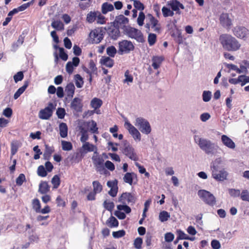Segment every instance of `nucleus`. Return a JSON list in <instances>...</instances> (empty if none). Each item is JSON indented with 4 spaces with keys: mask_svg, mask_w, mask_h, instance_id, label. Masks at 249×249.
I'll list each match as a JSON object with an SVG mask.
<instances>
[{
    "mask_svg": "<svg viewBox=\"0 0 249 249\" xmlns=\"http://www.w3.org/2000/svg\"><path fill=\"white\" fill-rule=\"evenodd\" d=\"M197 195L205 203L211 206L215 204L216 198L210 192L205 190H200L198 191Z\"/></svg>",
    "mask_w": 249,
    "mask_h": 249,
    "instance_id": "obj_4",
    "label": "nucleus"
},
{
    "mask_svg": "<svg viewBox=\"0 0 249 249\" xmlns=\"http://www.w3.org/2000/svg\"><path fill=\"white\" fill-rule=\"evenodd\" d=\"M104 205L105 208L108 210V211H112V210L113 209L114 207V204L113 202H110V201H107V200H106L104 202Z\"/></svg>",
    "mask_w": 249,
    "mask_h": 249,
    "instance_id": "obj_59",
    "label": "nucleus"
},
{
    "mask_svg": "<svg viewBox=\"0 0 249 249\" xmlns=\"http://www.w3.org/2000/svg\"><path fill=\"white\" fill-rule=\"evenodd\" d=\"M137 179V175L134 173H126L123 178L124 181L131 185L133 181Z\"/></svg>",
    "mask_w": 249,
    "mask_h": 249,
    "instance_id": "obj_19",
    "label": "nucleus"
},
{
    "mask_svg": "<svg viewBox=\"0 0 249 249\" xmlns=\"http://www.w3.org/2000/svg\"><path fill=\"white\" fill-rule=\"evenodd\" d=\"M107 224L110 228L116 227L118 226L119 223L117 219L113 216H111L107 221Z\"/></svg>",
    "mask_w": 249,
    "mask_h": 249,
    "instance_id": "obj_34",
    "label": "nucleus"
},
{
    "mask_svg": "<svg viewBox=\"0 0 249 249\" xmlns=\"http://www.w3.org/2000/svg\"><path fill=\"white\" fill-rule=\"evenodd\" d=\"M29 240L31 243H38L39 237L36 233H33L29 236Z\"/></svg>",
    "mask_w": 249,
    "mask_h": 249,
    "instance_id": "obj_63",
    "label": "nucleus"
},
{
    "mask_svg": "<svg viewBox=\"0 0 249 249\" xmlns=\"http://www.w3.org/2000/svg\"><path fill=\"white\" fill-rule=\"evenodd\" d=\"M91 159L96 171L100 174H102L105 170L104 160L103 158L102 157L92 156Z\"/></svg>",
    "mask_w": 249,
    "mask_h": 249,
    "instance_id": "obj_12",
    "label": "nucleus"
},
{
    "mask_svg": "<svg viewBox=\"0 0 249 249\" xmlns=\"http://www.w3.org/2000/svg\"><path fill=\"white\" fill-rule=\"evenodd\" d=\"M113 10V5L108 2H105L102 5V12L103 14H106L108 12L112 11Z\"/></svg>",
    "mask_w": 249,
    "mask_h": 249,
    "instance_id": "obj_31",
    "label": "nucleus"
},
{
    "mask_svg": "<svg viewBox=\"0 0 249 249\" xmlns=\"http://www.w3.org/2000/svg\"><path fill=\"white\" fill-rule=\"evenodd\" d=\"M167 5L170 7L172 11H175L176 14L180 15V9H184V5L177 0H171L167 2Z\"/></svg>",
    "mask_w": 249,
    "mask_h": 249,
    "instance_id": "obj_13",
    "label": "nucleus"
},
{
    "mask_svg": "<svg viewBox=\"0 0 249 249\" xmlns=\"http://www.w3.org/2000/svg\"><path fill=\"white\" fill-rule=\"evenodd\" d=\"M133 1V5L136 9L142 11L144 9L143 4L139 0H131Z\"/></svg>",
    "mask_w": 249,
    "mask_h": 249,
    "instance_id": "obj_47",
    "label": "nucleus"
},
{
    "mask_svg": "<svg viewBox=\"0 0 249 249\" xmlns=\"http://www.w3.org/2000/svg\"><path fill=\"white\" fill-rule=\"evenodd\" d=\"M83 104L82 100L79 98H74L71 102V108L75 112H81L82 111Z\"/></svg>",
    "mask_w": 249,
    "mask_h": 249,
    "instance_id": "obj_14",
    "label": "nucleus"
},
{
    "mask_svg": "<svg viewBox=\"0 0 249 249\" xmlns=\"http://www.w3.org/2000/svg\"><path fill=\"white\" fill-rule=\"evenodd\" d=\"M123 146L122 147V153L131 160L137 161L138 160V156L134 148L127 141L123 142Z\"/></svg>",
    "mask_w": 249,
    "mask_h": 249,
    "instance_id": "obj_5",
    "label": "nucleus"
},
{
    "mask_svg": "<svg viewBox=\"0 0 249 249\" xmlns=\"http://www.w3.org/2000/svg\"><path fill=\"white\" fill-rule=\"evenodd\" d=\"M52 27L56 30H62L64 28L63 23L59 20H54L51 23Z\"/></svg>",
    "mask_w": 249,
    "mask_h": 249,
    "instance_id": "obj_36",
    "label": "nucleus"
},
{
    "mask_svg": "<svg viewBox=\"0 0 249 249\" xmlns=\"http://www.w3.org/2000/svg\"><path fill=\"white\" fill-rule=\"evenodd\" d=\"M75 91V87L73 83H70L66 86L65 88V92L70 98H72L74 95Z\"/></svg>",
    "mask_w": 249,
    "mask_h": 249,
    "instance_id": "obj_23",
    "label": "nucleus"
},
{
    "mask_svg": "<svg viewBox=\"0 0 249 249\" xmlns=\"http://www.w3.org/2000/svg\"><path fill=\"white\" fill-rule=\"evenodd\" d=\"M101 63L107 67L111 68L114 64L113 60L109 57H102L100 60Z\"/></svg>",
    "mask_w": 249,
    "mask_h": 249,
    "instance_id": "obj_28",
    "label": "nucleus"
},
{
    "mask_svg": "<svg viewBox=\"0 0 249 249\" xmlns=\"http://www.w3.org/2000/svg\"><path fill=\"white\" fill-rule=\"evenodd\" d=\"M102 101L96 97L93 98L90 102V106L95 110L99 108L102 106Z\"/></svg>",
    "mask_w": 249,
    "mask_h": 249,
    "instance_id": "obj_26",
    "label": "nucleus"
},
{
    "mask_svg": "<svg viewBox=\"0 0 249 249\" xmlns=\"http://www.w3.org/2000/svg\"><path fill=\"white\" fill-rule=\"evenodd\" d=\"M212 97V93L210 91H204L202 93V99L204 102H208L210 101Z\"/></svg>",
    "mask_w": 249,
    "mask_h": 249,
    "instance_id": "obj_45",
    "label": "nucleus"
},
{
    "mask_svg": "<svg viewBox=\"0 0 249 249\" xmlns=\"http://www.w3.org/2000/svg\"><path fill=\"white\" fill-rule=\"evenodd\" d=\"M115 22L121 26L128 23V19L124 15H121L116 18Z\"/></svg>",
    "mask_w": 249,
    "mask_h": 249,
    "instance_id": "obj_33",
    "label": "nucleus"
},
{
    "mask_svg": "<svg viewBox=\"0 0 249 249\" xmlns=\"http://www.w3.org/2000/svg\"><path fill=\"white\" fill-rule=\"evenodd\" d=\"M227 175L228 174L227 172L224 170H221L219 172H218V171L215 173L213 172L212 177L217 180L223 181L226 179Z\"/></svg>",
    "mask_w": 249,
    "mask_h": 249,
    "instance_id": "obj_20",
    "label": "nucleus"
},
{
    "mask_svg": "<svg viewBox=\"0 0 249 249\" xmlns=\"http://www.w3.org/2000/svg\"><path fill=\"white\" fill-rule=\"evenodd\" d=\"M220 22L222 26L225 28H229L232 25V20L229 15L227 13H223L220 15Z\"/></svg>",
    "mask_w": 249,
    "mask_h": 249,
    "instance_id": "obj_17",
    "label": "nucleus"
},
{
    "mask_svg": "<svg viewBox=\"0 0 249 249\" xmlns=\"http://www.w3.org/2000/svg\"><path fill=\"white\" fill-rule=\"evenodd\" d=\"M118 53L123 54L124 53H129L133 51L134 46L132 42L127 40H123L119 42Z\"/></svg>",
    "mask_w": 249,
    "mask_h": 249,
    "instance_id": "obj_9",
    "label": "nucleus"
},
{
    "mask_svg": "<svg viewBox=\"0 0 249 249\" xmlns=\"http://www.w3.org/2000/svg\"><path fill=\"white\" fill-rule=\"evenodd\" d=\"M55 106L52 103H49L45 108L41 109L38 113V117L42 120H48L53 115Z\"/></svg>",
    "mask_w": 249,
    "mask_h": 249,
    "instance_id": "obj_7",
    "label": "nucleus"
},
{
    "mask_svg": "<svg viewBox=\"0 0 249 249\" xmlns=\"http://www.w3.org/2000/svg\"><path fill=\"white\" fill-rule=\"evenodd\" d=\"M32 205L33 209L36 213H39V210L41 208V204L39 200L37 199H34L32 201Z\"/></svg>",
    "mask_w": 249,
    "mask_h": 249,
    "instance_id": "obj_40",
    "label": "nucleus"
},
{
    "mask_svg": "<svg viewBox=\"0 0 249 249\" xmlns=\"http://www.w3.org/2000/svg\"><path fill=\"white\" fill-rule=\"evenodd\" d=\"M145 19V15L143 12L141 11L139 13L138 18H137V23L139 26H142L143 24V21Z\"/></svg>",
    "mask_w": 249,
    "mask_h": 249,
    "instance_id": "obj_52",
    "label": "nucleus"
},
{
    "mask_svg": "<svg viewBox=\"0 0 249 249\" xmlns=\"http://www.w3.org/2000/svg\"><path fill=\"white\" fill-rule=\"evenodd\" d=\"M221 142L223 144L229 149H234L235 148L234 142L228 136L222 135L221 136Z\"/></svg>",
    "mask_w": 249,
    "mask_h": 249,
    "instance_id": "obj_18",
    "label": "nucleus"
},
{
    "mask_svg": "<svg viewBox=\"0 0 249 249\" xmlns=\"http://www.w3.org/2000/svg\"><path fill=\"white\" fill-rule=\"evenodd\" d=\"M60 180L58 175L53 176L52 179V183L53 186L54 188H57L60 185Z\"/></svg>",
    "mask_w": 249,
    "mask_h": 249,
    "instance_id": "obj_48",
    "label": "nucleus"
},
{
    "mask_svg": "<svg viewBox=\"0 0 249 249\" xmlns=\"http://www.w3.org/2000/svg\"><path fill=\"white\" fill-rule=\"evenodd\" d=\"M240 196L242 200L249 202V193L248 190H243L240 194Z\"/></svg>",
    "mask_w": 249,
    "mask_h": 249,
    "instance_id": "obj_53",
    "label": "nucleus"
},
{
    "mask_svg": "<svg viewBox=\"0 0 249 249\" xmlns=\"http://www.w3.org/2000/svg\"><path fill=\"white\" fill-rule=\"evenodd\" d=\"M96 20L97 23L99 24H104L106 23L105 17L99 12H98L97 17Z\"/></svg>",
    "mask_w": 249,
    "mask_h": 249,
    "instance_id": "obj_49",
    "label": "nucleus"
},
{
    "mask_svg": "<svg viewBox=\"0 0 249 249\" xmlns=\"http://www.w3.org/2000/svg\"><path fill=\"white\" fill-rule=\"evenodd\" d=\"M90 130L92 133H98L97 124L94 121H91L90 126Z\"/></svg>",
    "mask_w": 249,
    "mask_h": 249,
    "instance_id": "obj_58",
    "label": "nucleus"
},
{
    "mask_svg": "<svg viewBox=\"0 0 249 249\" xmlns=\"http://www.w3.org/2000/svg\"><path fill=\"white\" fill-rule=\"evenodd\" d=\"M161 11L164 17H172L174 15V12L172 10H170L169 8L163 6L161 9Z\"/></svg>",
    "mask_w": 249,
    "mask_h": 249,
    "instance_id": "obj_38",
    "label": "nucleus"
},
{
    "mask_svg": "<svg viewBox=\"0 0 249 249\" xmlns=\"http://www.w3.org/2000/svg\"><path fill=\"white\" fill-rule=\"evenodd\" d=\"M124 32L129 37L135 39L139 42H143L144 41L143 35L138 29L127 26L125 27Z\"/></svg>",
    "mask_w": 249,
    "mask_h": 249,
    "instance_id": "obj_6",
    "label": "nucleus"
},
{
    "mask_svg": "<svg viewBox=\"0 0 249 249\" xmlns=\"http://www.w3.org/2000/svg\"><path fill=\"white\" fill-rule=\"evenodd\" d=\"M60 135L62 138H66L68 135V126L66 123H61L59 126Z\"/></svg>",
    "mask_w": 249,
    "mask_h": 249,
    "instance_id": "obj_25",
    "label": "nucleus"
},
{
    "mask_svg": "<svg viewBox=\"0 0 249 249\" xmlns=\"http://www.w3.org/2000/svg\"><path fill=\"white\" fill-rule=\"evenodd\" d=\"M157 36L154 34H150L148 37V42L150 46L153 45L156 41Z\"/></svg>",
    "mask_w": 249,
    "mask_h": 249,
    "instance_id": "obj_50",
    "label": "nucleus"
},
{
    "mask_svg": "<svg viewBox=\"0 0 249 249\" xmlns=\"http://www.w3.org/2000/svg\"><path fill=\"white\" fill-rule=\"evenodd\" d=\"M124 126L136 142L141 141V134L134 126L127 120L125 121Z\"/></svg>",
    "mask_w": 249,
    "mask_h": 249,
    "instance_id": "obj_8",
    "label": "nucleus"
},
{
    "mask_svg": "<svg viewBox=\"0 0 249 249\" xmlns=\"http://www.w3.org/2000/svg\"><path fill=\"white\" fill-rule=\"evenodd\" d=\"M24 42V38L22 36L18 37V40L13 43L12 45V51L15 52L19 46H21Z\"/></svg>",
    "mask_w": 249,
    "mask_h": 249,
    "instance_id": "obj_35",
    "label": "nucleus"
},
{
    "mask_svg": "<svg viewBox=\"0 0 249 249\" xmlns=\"http://www.w3.org/2000/svg\"><path fill=\"white\" fill-rule=\"evenodd\" d=\"M219 40L223 49L228 51H236L241 47L239 42L230 34L221 35L219 36Z\"/></svg>",
    "mask_w": 249,
    "mask_h": 249,
    "instance_id": "obj_2",
    "label": "nucleus"
},
{
    "mask_svg": "<svg viewBox=\"0 0 249 249\" xmlns=\"http://www.w3.org/2000/svg\"><path fill=\"white\" fill-rule=\"evenodd\" d=\"M28 82L25 81L24 83V85L21 87L19 88L14 94V98L15 99H17L24 92V91L28 86Z\"/></svg>",
    "mask_w": 249,
    "mask_h": 249,
    "instance_id": "obj_29",
    "label": "nucleus"
},
{
    "mask_svg": "<svg viewBox=\"0 0 249 249\" xmlns=\"http://www.w3.org/2000/svg\"><path fill=\"white\" fill-rule=\"evenodd\" d=\"M135 125L137 126L143 134L148 135L151 133V125L148 121L143 118H137L135 120Z\"/></svg>",
    "mask_w": 249,
    "mask_h": 249,
    "instance_id": "obj_3",
    "label": "nucleus"
},
{
    "mask_svg": "<svg viewBox=\"0 0 249 249\" xmlns=\"http://www.w3.org/2000/svg\"><path fill=\"white\" fill-rule=\"evenodd\" d=\"M89 36L92 43L98 44L103 39V34L101 29H95L90 32Z\"/></svg>",
    "mask_w": 249,
    "mask_h": 249,
    "instance_id": "obj_11",
    "label": "nucleus"
},
{
    "mask_svg": "<svg viewBox=\"0 0 249 249\" xmlns=\"http://www.w3.org/2000/svg\"><path fill=\"white\" fill-rule=\"evenodd\" d=\"M165 240L167 242H171L174 239V235L171 232H167L164 236Z\"/></svg>",
    "mask_w": 249,
    "mask_h": 249,
    "instance_id": "obj_64",
    "label": "nucleus"
},
{
    "mask_svg": "<svg viewBox=\"0 0 249 249\" xmlns=\"http://www.w3.org/2000/svg\"><path fill=\"white\" fill-rule=\"evenodd\" d=\"M170 216V215L167 212L162 211L159 214V220L161 222H164L167 221Z\"/></svg>",
    "mask_w": 249,
    "mask_h": 249,
    "instance_id": "obj_37",
    "label": "nucleus"
},
{
    "mask_svg": "<svg viewBox=\"0 0 249 249\" xmlns=\"http://www.w3.org/2000/svg\"><path fill=\"white\" fill-rule=\"evenodd\" d=\"M109 36L113 39H116L120 36V31L117 28L113 27L109 32Z\"/></svg>",
    "mask_w": 249,
    "mask_h": 249,
    "instance_id": "obj_32",
    "label": "nucleus"
},
{
    "mask_svg": "<svg viewBox=\"0 0 249 249\" xmlns=\"http://www.w3.org/2000/svg\"><path fill=\"white\" fill-rule=\"evenodd\" d=\"M50 187L47 182H41L39 185V192L41 194H45L49 191Z\"/></svg>",
    "mask_w": 249,
    "mask_h": 249,
    "instance_id": "obj_30",
    "label": "nucleus"
},
{
    "mask_svg": "<svg viewBox=\"0 0 249 249\" xmlns=\"http://www.w3.org/2000/svg\"><path fill=\"white\" fill-rule=\"evenodd\" d=\"M135 197L134 196L129 193H123L119 199V201L123 203L134 204L135 202Z\"/></svg>",
    "mask_w": 249,
    "mask_h": 249,
    "instance_id": "obj_15",
    "label": "nucleus"
},
{
    "mask_svg": "<svg viewBox=\"0 0 249 249\" xmlns=\"http://www.w3.org/2000/svg\"><path fill=\"white\" fill-rule=\"evenodd\" d=\"M37 174L39 176L45 177L47 176V172L43 165H40L37 168Z\"/></svg>",
    "mask_w": 249,
    "mask_h": 249,
    "instance_id": "obj_54",
    "label": "nucleus"
},
{
    "mask_svg": "<svg viewBox=\"0 0 249 249\" xmlns=\"http://www.w3.org/2000/svg\"><path fill=\"white\" fill-rule=\"evenodd\" d=\"M125 235V231L124 230H120L117 231H113L112 233L113 237L115 238H119Z\"/></svg>",
    "mask_w": 249,
    "mask_h": 249,
    "instance_id": "obj_57",
    "label": "nucleus"
},
{
    "mask_svg": "<svg viewBox=\"0 0 249 249\" xmlns=\"http://www.w3.org/2000/svg\"><path fill=\"white\" fill-rule=\"evenodd\" d=\"M228 192L232 197H238L240 195V191L239 189H229Z\"/></svg>",
    "mask_w": 249,
    "mask_h": 249,
    "instance_id": "obj_51",
    "label": "nucleus"
},
{
    "mask_svg": "<svg viewBox=\"0 0 249 249\" xmlns=\"http://www.w3.org/2000/svg\"><path fill=\"white\" fill-rule=\"evenodd\" d=\"M98 11H90L88 13L86 20L89 23H92L95 21L97 17Z\"/></svg>",
    "mask_w": 249,
    "mask_h": 249,
    "instance_id": "obj_27",
    "label": "nucleus"
},
{
    "mask_svg": "<svg viewBox=\"0 0 249 249\" xmlns=\"http://www.w3.org/2000/svg\"><path fill=\"white\" fill-rule=\"evenodd\" d=\"M62 149L65 151H70L72 149V144L69 142L62 141H61Z\"/></svg>",
    "mask_w": 249,
    "mask_h": 249,
    "instance_id": "obj_43",
    "label": "nucleus"
},
{
    "mask_svg": "<svg viewBox=\"0 0 249 249\" xmlns=\"http://www.w3.org/2000/svg\"><path fill=\"white\" fill-rule=\"evenodd\" d=\"M54 47L59 49L60 58L64 61H66L68 59V55L64 52V49L63 48H58L56 46H55Z\"/></svg>",
    "mask_w": 249,
    "mask_h": 249,
    "instance_id": "obj_46",
    "label": "nucleus"
},
{
    "mask_svg": "<svg viewBox=\"0 0 249 249\" xmlns=\"http://www.w3.org/2000/svg\"><path fill=\"white\" fill-rule=\"evenodd\" d=\"M221 160L220 159H216L215 160L211 165V169L212 170V175H213V172L215 173L218 171V164L220 162Z\"/></svg>",
    "mask_w": 249,
    "mask_h": 249,
    "instance_id": "obj_42",
    "label": "nucleus"
},
{
    "mask_svg": "<svg viewBox=\"0 0 249 249\" xmlns=\"http://www.w3.org/2000/svg\"><path fill=\"white\" fill-rule=\"evenodd\" d=\"M24 77V75L22 71H19L17 72L14 76V79L16 83L18 82V81H21Z\"/></svg>",
    "mask_w": 249,
    "mask_h": 249,
    "instance_id": "obj_56",
    "label": "nucleus"
},
{
    "mask_svg": "<svg viewBox=\"0 0 249 249\" xmlns=\"http://www.w3.org/2000/svg\"><path fill=\"white\" fill-rule=\"evenodd\" d=\"M75 81L76 86L78 88H81L83 87L84 82L82 77L79 74L75 75Z\"/></svg>",
    "mask_w": 249,
    "mask_h": 249,
    "instance_id": "obj_41",
    "label": "nucleus"
},
{
    "mask_svg": "<svg viewBox=\"0 0 249 249\" xmlns=\"http://www.w3.org/2000/svg\"><path fill=\"white\" fill-rule=\"evenodd\" d=\"M95 149H96V146L89 142H85L82 145L81 153L86 154L88 152L94 151Z\"/></svg>",
    "mask_w": 249,
    "mask_h": 249,
    "instance_id": "obj_21",
    "label": "nucleus"
},
{
    "mask_svg": "<svg viewBox=\"0 0 249 249\" xmlns=\"http://www.w3.org/2000/svg\"><path fill=\"white\" fill-rule=\"evenodd\" d=\"M92 185L93 192H95V193H99L102 191L103 189L102 186L98 181H94L92 182Z\"/></svg>",
    "mask_w": 249,
    "mask_h": 249,
    "instance_id": "obj_39",
    "label": "nucleus"
},
{
    "mask_svg": "<svg viewBox=\"0 0 249 249\" xmlns=\"http://www.w3.org/2000/svg\"><path fill=\"white\" fill-rule=\"evenodd\" d=\"M163 61V58L161 56H154L152 57V66L155 69H158Z\"/></svg>",
    "mask_w": 249,
    "mask_h": 249,
    "instance_id": "obj_24",
    "label": "nucleus"
},
{
    "mask_svg": "<svg viewBox=\"0 0 249 249\" xmlns=\"http://www.w3.org/2000/svg\"><path fill=\"white\" fill-rule=\"evenodd\" d=\"M117 209L120 211H124L126 213H129L131 212V208L126 205H119L117 206Z\"/></svg>",
    "mask_w": 249,
    "mask_h": 249,
    "instance_id": "obj_55",
    "label": "nucleus"
},
{
    "mask_svg": "<svg viewBox=\"0 0 249 249\" xmlns=\"http://www.w3.org/2000/svg\"><path fill=\"white\" fill-rule=\"evenodd\" d=\"M233 35L237 38L245 39L249 36V30L244 26H237L232 29Z\"/></svg>",
    "mask_w": 249,
    "mask_h": 249,
    "instance_id": "obj_10",
    "label": "nucleus"
},
{
    "mask_svg": "<svg viewBox=\"0 0 249 249\" xmlns=\"http://www.w3.org/2000/svg\"><path fill=\"white\" fill-rule=\"evenodd\" d=\"M194 141L199 148L207 155H215L219 146L211 140L201 138L198 135H195Z\"/></svg>",
    "mask_w": 249,
    "mask_h": 249,
    "instance_id": "obj_1",
    "label": "nucleus"
},
{
    "mask_svg": "<svg viewBox=\"0 0 249 249\" xmlns=\"http://www.w3.org/2000/svg\"><path fill=\"white\" fill-rule=\"evenodd\" d=\"M117 53V50L113 46H109L107 49V53L110 57H114Z\"/></svg>",
    "mask_w": 249,
    "mask_h": 249,
    "instance_id": "obj_44",
    "label": "nucleus"
},
{
    "mask_svg": "<svg viewBox=\"0 0 249 249\" xmlns=\"http://www.w3.org/2000/svg\"><path fill=\"white\" fill-rule=\"evenodd\" d=\"M117 184L118 181L116 179L107 182V186L110 188V191L108 192V194L112 197H114L117 195L118 189Z\"/></svg>",
    "mask_w": 249,
    "mask_h": 249,
    "instance_id": "obj_16",
    "label": "nucleus"
},
{
    "mask_svg": "<svg viewBox=\"0 0 249 249\" xmlns=\"http://www.w3.org/2000/svg\"><path fill=\"white\" fill-rule=\"evenodd\" d=\"M142 240L140 237H137L134 240V246L137 249H140L141 248L142 244Z\"/></svg>",
    "mask_w": 249,
    "mask_h": 249,
    "instance_id": "obj_60",
    "label": "nucleus"
},
{
    "mask_svg": "<svg viewBox=\"0 0 249 249\" xmlns=\"http://www.w3.org/2000/svg\"><path fill=\"white\" fill-rule=\"evenodd\" d=\"M149 18L151 28L153 29V31L156 32H159L160 28V24L159 23V21L151 15L149 16Z\"/></svg>",
    "mask_w": 249,
    "mask_h": 249,
    "instance_id": "obj_22",
    "label": "nucleus"
},
{
    "mask_svg": "<svg viewBox=\"0 0 249 249\" xmlns=\"http://www.w3.org/2000/svg\"><path fill=\"white\" fill-rule=\"evenodd\" d=\"M25 180V175L23 174H20L16 179V183L18 185H21Z\"/></svg>",
    "mask_w": 249,
    "mask_h": 249,
    "instance_id": "obj_62",
    "label": "nucleus"
},
{
    "mask_svg": "<svg viewBox=\"0 0 249 249\" xmlns=\"http://www.w3.org/2000/svg\"><path fill=\"white\" fill-rule=\"evenodd\" d=\"M89 70L91 72L92 74L96 73L97 71V68L93 60H91L89 63Z\"/></svg>",
    "mask_w": 249,
    "mask_h": 249,
    "instance_id": "obj_61",
    "label": "nucleus"
}]
</instances>
